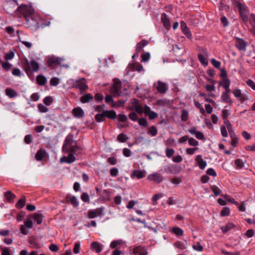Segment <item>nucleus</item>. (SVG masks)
Returning <instances> with one entry per match:
<instances>
[{
	"label": "nucleus",
	"instance_id": "nucleus-64",
	"mask_svg": "<svg viewBox=\"0 0 255 255\" xmlns=\"http://www.w3.org/2000/svg\"><path fill=\"white\" fill-rule=\"evenodd\" d=\"M246 83L249 87H251L254 90H255V83L253 80L249 79L247 81Z\"/></svg>",
	"mask_w": 255,
	"mask_h": 255
},
{
	"label": "nucleus",
	"instance_id": "nucleus-42",
	"mask_svg": "<svg viewBox=\"0 0 255 255\" xmlns=\"http://www.w3.org/2000/svg\"><path fill=\"white\" fill-rule=\"evenodd\" d=\"M43 102L46 106H50L53 102V98L50 96L46 97L44 99Z\"/></svg>",
	"mask_w": 255,
	"mask_h": 255
},
{
	"label": "nucleus",
	"instance_id": "nucleus-54",
	"mask_svg": "<svg viewBox=\"0 0 255 255\" xmlns=\"http://www.w3.org/2000/svg\"><path fill=\"white\" fill-rule=\"evenodd\" d=\"M249 22L252 27L255 26V14H251L249 19Z\"/></svg>",
	"mask_w": 255,
	"mask_h": 255
},
{
	"label": "nucleus",
	"instance_id": "nucleus-40",
	"mask_svg": "<svg viewBox=\"0 0 255 255\" xmlns=\"http://www.w3.org/2000/svg\"><path fill=\"white\" fill-rule=\"evenodd\" d=\"M173 232L177 236H181L183 234V230L179 227H175L172 229Z\"/></svg>",
	"mask_w": 255,
	"mask_h": 255
},
{
	"label": "nucleus",
	"instance_id": "nucleus-28",
	"mask_svg": "<svg viewBox=\"0 0 255 255\" xmlns=\"http://www.w3.org/2000/svg\"><path fill=\"white\" fill-rule=\"evenodd\" d=\"M45 155V152L42 149H39L37 151L35 154V158L37 160L41 161L43 159Z\"/></svg>",
	"mask_w": 255,
	"mask_h": 255
},
{
	"label": "nucleus",
	"instance_id": "nucleus-34",
	"mask_svg": "<svg viewBox=\"0 0 255 255\" xmlns=\"http://www.w3.org/2000/svg\"><path fill=\"white\" fill-rule=\"evenodd\" d=\"M222 196L226 200V201H228L232 203L237 204L238 202L235 200L234 198L230 197L229 195L227 194L222 195Z\"/></svg>",
	"mask_w": 255,
	"mask_h": 255
},
{
	"label": "nucleus",
	"instance_id": "nucleus-53",
	"mask_svg": "<svg viewBox=\"0 0 255 255\" xmlns=\"http://www.w3.org/2000/svg\"><path fill=\"white\" fill-rule=\"evenodd\" d=\"M212 64L216 68L220 69L221 66V62L215 59H212L211 61Z\"/></svg>",
	"mask_w": 255,
	"mask_h": 255
},
{
	"label": "nucleus",
	"instance_id": "nucleus-9",
	"mask_svg": "<svg viewBox=\"0 0 255 255\" xmlns=\"http://www.w3.org/2000/svg\"><path fill=\"white\" fill-rule=\"evenodd\" d=\"M168 85L166 83L162 82L160 81L157 82V86L156 89L161 94H164L168 90Z\"/></svg>",
	"mask_w": 255,
	"mask_h": 255
},
{
	"label": "nucleus",
	"instance_id": "nucleus-3",
	"mask_svg": "<svg viewBox=\"0 0 255 255\" xmlns=\"http://www.w3.org/2000/svg\"><path fill=\"white\" fill-rule=\"evenodd\" d=\"M114 84L111 88V93L114 97H119L121 94L122 83L119 79L115 78Z\"/></svg>",
	"mask_w": 255,
	"mask_h": 255
},
{
	"label": "nucleus",
	"instance_id": "nucleus-33",
	"mask_svg": "<svg viewBox=\"0 0 255 255\" xmlns=\"http://www.w3.org/2000/svg\"><path fill=\"white\" fill-rule=\"evenodd\" d=\"M147 133L151 134L153 136H155L157 134L156 128L154 126H151L149 128Z\"/></svg>",
	"mask_w": 255,
	"mask_h": 255
},
{
	"label": "nucleus",
	"instance_id": "nucleus-36",
	"mask_svg": "<svg viewBox=\"0 0 255 255\" xmlns=\"http://www.w3.org/2000/svg\"><path fill=\"white\" fill-rule=\"evenodd\" d=\"M211 189L212 191L214 193L215 196H217L221 192L220 189L216 185L212 186L211 187Z\"/></svg>",
	"mask_w": 255,
	"mask_h": 255
},
{
	"label": "nucleus",
	"instance_id": "nucleus-21",
	"mask_svg": "<svg viewBox=\"0 0 255 255\" xmlns=\"http://www.w3.org/2000/svg\"><path fill=\"white\" fill-rule=\"evenodd\" d=\"M148 44V42L145 40H142L140 42L137 43L136 45V50L137 52L142 50L143 47L146 46Z\"/></svg>",
	"mask_w": 255,
	"mask_h": 255
},
{
	"label": "nucleus",
	"instance_id": "nucleus-10",
	"mask_svg": "<svg viewBox=\"0 0 255 255\" xmlns=\"http://www.w3.org/2000/svg\"><path fill=\"white\" fill-rule=\"evenodd\" d=\"M148 179L159 183L163 180V176L159 173H155L154 174H150L148 176Z\"/></svg>",
	"mask_w": 255,
	"mask_h": 255
},
{
	"label": "nucleus",
	"instance_id": "nucleus-13",
	"mask_svg": "<svg viewBox=\"0 0 255 255\" xmlns=\"http://www.w3.org/2000/svg\"><path fill=\"white\" fill-rule=\"evenodd\" d=\"M195 161L198 164L200 169L203 170L205 169L207 165V162L206 161L202 159L201 155H198L195 158Z\"/></svg>",
	"mask_w": 255,
	"mask_h": 255
},
{
	"label": "nucleus",
	"instance_id": "nucleus-59",
	"mask_svg": "<svg viewBox=\"0 0 255 255\" xmlns=\"http://www.w3.org/2000/svg\"><path fill=\"white\" fill-rule=\"evenodd\" d=\"M38 108L41 113H46L48 111V109L41 104L38 105Z\"/></svg>",
	"mask_w": 255,
	"mask_h": 255
},
{
	"label": "nucleus",
	"instance_id": "nucleus-15",
	"mask_svg": "<svg viewBox=\"0 0 255 255\" xmlns=\"http://www.w3.org/2000/svg\"><path fill=\"white\" fill-rule=\"evenodd\" d=\"M66 201L70 203L74 207H76L78 206L79 202L75 196L68 194L66 196Z\"/></svg>",
	"mask_w": 255,
	"mask_h": 255
},
{
	"label": "nucleus",
	"instance_id": "nucleus-17",
	"mask_svg": "<svg viewBox=\"0 0 255 255\" xmlns=\"http://www.w3.org/2000/svg\"><path fill=\"white\" fill-rule=\"evenodd\" d=\"M33 220L36 222L37 224L40 225L43 221V216L41 214L34 213L32 215Z\"/></svg>",
	"mask_w": 255,
	"mask_h": 255
},
{
	"label": "nucleus",
	"instance_id": "nucleus-30",
	"mask_svg": "<svg viewBox=\"0 0 255 255\" xmlns=\"http://www.w3.org/2000/svg\"><path fill=\"white\" fill-rule=\"evenodd\" d=\"M146 249L144 247H142L141 246H138L132 249V254L134 255L140 254V253H142L143 250H145Z\"/></svg>",
	"mask_w": 255,
	"mask_h": 255
},
{
	"label": "nucleus",
	"instance_id": "nucleus-14",
	"mask_svg": "<svg viewBox=\"0 0 255 255\" xmlns=\"http://www.w3.org/2000/svg\"><path fill=\"white\" fill-rule=\"evenodd\" d=\"M72 113L74 117L77 118H81L84 116V112L79 107L74 108L72 110Z\"/></svg>",
	"mask_w": 255,
	"mask_h": 255
},
{
	"label": "nucleus",
	"instance_id": "nucleus-38",
	"mask_svg": "<svg viewBox=\"0 0 255 255\" xmlns=\"http://www.w3.org/2000/svg\"><path fill=\"white\" fill-rule=\"evenodd\" d=\"M174 246L176 248L179 249L180 250H184L186 248V246L184 243L178 241L174 243Z\"/></svg>",
	"mask_w": 255,
	"mask_h": 255
},
{
	"label": "nucleus",
	"instance_id": "nucleus-55",
	"mask_svg": "<svg viewBox=\"0 0 255 255\" xmlns=\"http://www.w3.org/2000/svg\"><path fill=\"white\" fill-rule=\"evenodd\" d=\"M195 105L196 107L200 110L201 113L202 114H204L205 113V111L203 107L201 105L199 102L197 101L195 102Z\"/></svg>",
	"mask_w": 255,
	"mask_h": 255
},
{
	"label": "nucleus",
	"instance_id": "nucleus-16",
	"mask_svg": "<svg viewBox=\"0 0 255 255\" xmlns=\"http://www.w3.org/2000/svg\"><path fill=\"white\" fill-rule=\"evenodd\" d=\"M93 99V96L91 94H86L83 95L80 98V101L82 103H86L89 102L90 101L92 100Z\"/></svg>",
	"mask_w": 255,
	"mask_h": 255
},
{
	"label": "nucleus",
	"instance_id": "nucleus-50",
	"mask_svg": "<svg viewBox=\"0 0 255 255\" xmlns=\"http://www.w3.org/2000/svg\"><path fill=\"white\" fill-rule=\"evenodd\" d=\"M188 143L190 145L193 146H197L199 144L198 141L193 137L188 139Z\"/></svg>",
	"mask_w": 255,
	"mask_h": 255
},
{
	"label": "nucleus",
	"instance_id": "nucleus-12",
	"mask_svg": "<svg viewBox=\"0 0 255 255\" xmlns=\"http://www.w3.org/2000/svg\"><path fill=\"white\" fill-rule=\"evenodd\" d=\"M132 109L140 115L143 113V107L139 104V101L136 99L134 100L132 103Z\"/></svg>",
	"mask_w": 255,
	"mask_h": 255
},
{
	"label": "nucleus",
	"instance_id": "nucleus-7",
	"mask_svg": "<svg viewBox=\"0 0 255 255\" xmlns=\"http://www.w3.org/2000/svg\"><path fill=\"white\" fill-rule=\"evenodd\" d=\"M181 25V30L184 33V34L186 36V37L189 39H192V35L191 33V32L189 28L187 27L186 24L185 22L183 21H182L180 23Z\"/></svg>",
	"mask_w": 255,
	"mask_h": 255
},
{
	"label": "nucleus",
	"instance_id": "nucleus-58",
	"mask_svg": "<svg viewBox=\"0 0 255 255\" xmlns=\"http://www.w3.org/2000/svg\"><path fill=\"white\" fill-rule=\"evenodd\" d=\"M24 226L28 229H31L33 226V222L31 220L27 219L24 221Z\"/></svg>",
	"mask_w": 255,
	"mask_h": 255
},
{
	"label": "nucleus",
	"instance_id": "nucleus-32",
	"mask_svg": "<svg viewBox=\"0 0 255 255\" xmlns=\"http://www.w3.org/2000/svg\"><path fill=\"white\" fill-rule=\"evenodd\" d=\"M128 139V136L123 133H120V134L118 135L117 137V140L121 142H125Z\"/></svg>",
	"mask_w": 255,
	"mask_h": 255
},
{
	"label": "nucleus",
	"instance_id": "nucleus-41",
	"mask_svg": "<svg viewBox=\"0 0 255 255\" xmlns=\"http://www.w3.org/2000/svg\"><path fill=\"white\" fill-rule=\"evenodd\" d=\"M74 153L72 152H70V154L67 156V163H71L75 161L76 158L74 156Z\"/></svg>",
	"mask_w": 255,
	"mask_h": 255
},
{
	"label": "nucleus",
	"instance_id": "nucleus-57",
	"mask_svg": "<svg viewBox=\"0 0 255 255\" xmlns=\"http://www.w3.org/2000/svg\"><path fill=\"white\" fill-rule=\"evenodd\" d=\"M110 173L112 177H116L118 174L119 170L117 168L113 167L110 169Z\"/></svg>",
	"mask_w": 255,
	"mask_h": 255
},
{
	"label": "nucleus",
	"instance_id": "nucleus-6",
	"mask_svg": "<svg viewBox=\"0 0 255 255\" xmlns=\"http://www.w3.org/2000/svg\"><path fill=\"white\" fill-rule=\"evenodd\" d=\"M165 172L167 173L177 174L180 172V167L177 165L170 164L164 167Z\"/></svg>",
	"mask_w": 255,
	"mask_h": 255
},
{
	"label": "nucleus",
	"instance_id": "nucleus-52",
	"mask_svg": "<svg viewBox=\"0 0 255 255\" xmlns=\"http://www.w3.org/2000/svg\"><path fill=\"white\" fill-rule=\"evenodd\" d=\"M193 249L198 252H202L203 250V247L200 245L199 242L197 243V245L192 246Z\"/></svg>",
	"mask_w": 255,
	"mask_h": 255
},
{
	"label": "nucleus",
	"instance_id": "nucleus-39",
	"mask_svg": "<svg viewBox=\"0 0 255 255\" xmlns=\"http://www.w3.org/2000/svg\"><path fill=\"white\" fill-rule=\"evenodd\" d=\"M235 165L237 168L241 169L244 166V163L243 160L241 159H237L235 161Z\"/></svg>",
	"mask_w": 255,
	"mask_h": 255
},
{
	"label": "nucleus",
	"instance_id": "nucleus-61",
	"mask_svg": "<svg viewBox=\"0 0 255 255\" xmlns=\"http://www.w3.org/2000/svg\"><path fill=\"white\" fill-rule=\"evenodd\" d=\"M206 173L210 176H213L214 177H216L217 176V173L212 168H210L208 169L206 171Z\"/></svg>",
	"mask_w": 255,
	"mask_h": 255
},
{
	"label": "nucleus",
	"instance_id": "nucleus-43",
	"mask_svg": "<svg viewBox=\"0 0 255 255\" xmlns=\"http://www.w3.org/2000/svg\"><path fill=\"white\" fill-rule=\"evenodd\" d=\"M80 147L76 145V144L75 143L72 146V147H71V148H69V149H68V150H69V152H72L74 154H76L77 151L79 150L80 149Z\"/></svg>",
	"mask_w": 255,
	"mask_h": 255
},
{
	"label": "nucleus",
	"instance_id": "nucleus-29",
	"mask_svg": "<svg viewBox=\"0 0 255 255\" xmlns=\"http://www.w3.org/2000/svg\"><path fill=\"white\" fill-rule=\"evenodd\" d=\"M106 118L105 111L104 110L101 114H97V122H103Z\"/></svg>",
	"mask_w": 255,
	"mask_h": 255
},
{
	"label": "nucleus",
	"instance_id": "nucleus-25",
	"mask_svg": "<svg viewBox=\"0 0 255 255\" xmlns=\"http://www.w3.org/2000/svg\"><path fill=\"white\" fill-rule=\"evenodd\" d=\"M106 118L114 120L117 117V114L115 111H105Z\"/></svg>",
	"mask_w": 255,
	"mask_h": 255
},
{
	"label": "nucleus",
	"instance_id": "nucleus-49",
	"mask_svg": "<svg viewBox=\"0 0 255 255\" xmlns=\"http://www.w3.org/2000/svg\"><path fill=\"white\" fill-rule=\"evenodd\" d=\"M188 113L187 111L183 110L181 114V120L183 122H186L188 119Z\"/></svg>",
	"mask_w": 255,
	"mask_h": 255
},
{
	"label": "nucleus",
	"instance_id": "nucleus-35",
	"mask_svg": "<svg viewBox=\"0 0 255 255\" xmlns=\"http://www.w3.org/2000/svg\"><path fill=\"white\" fill-rule=\"evenodd\" d=\"M0 63L1 64L2 67L6 71H8L11 68L12 65L8 62H2L0 59Z\"/></svg>",
	"mask_w": 255,
	"mask_h": 255
},
{
	"label": "nucleus",
	"instance_id": "nucleus-27",
	"mask_svg": "<svg viewBox=\"0 0 255 255\" xmlns=\"http://www.w3.org/2000/svg\"><path fill=\"white\" fill-rule=\"evenodd\" d=\"M234 227L233 224L229 223L227 224L225 226L222 227L221 229L224 234L226 233L228 231L231 230Z\"/></svg>",
	"mask_w": 255,
	"mask_h": 255
},
{
	"label": "nucleus",
	"instance_id": "nucleus-48",
	"mask_svg": "<svg viewBox=\"0 0 255 255\" xmlns=\"http://www.w3.org/2000/svg\"><path fill=\"white\" fill-rule=\"evenodd\" d=\"M125 103L124 100H120L117 102H114L113 104H112V106L113 107H119L124 106Z\"/></svg>",
	"mask_w": 255,
	"mask_h": 255
},
{
	"label": "nucleus",
	"instance_id": "nucleus-26",
	"mask_svg": "<svg viewBox=\"0 0 255 255\" xmlns=\"http://www.w3.org/2000/svg\"><path fill=\"white\" fill-rule=\"evenodd\" d=\"M25 197L22 196L21 198L16 203L15 205L16 207L18 209L22 208L25 205Z\"/></svg>",
	"mask_w": 255,
	"mask_h": 255
},
{
	"label": "nucleus",
	"instance_id": "nucleus-5",
	"mask_svg": "<svg viewBox=\"0 0 255 255\" xmlns=\"http://www.w3.org/2000/svg\"><path fill=\"white\" fill-rule=\"evenodd\" d=\"M63 59L59 57H56L52 56L48 58L47 63L49 66H52L54 65H59L61 67H65L67 68H69V66L67 64L62 65V61Z\"/></svg>",
	"mask_w": 255,
	"mask_h": 255
},
{
	"label": "nucleus",
	"instance_id": "nucleus-24",
	"mask_svg": "<svg viewBox=\"0 0 255 255\" xmlns=\"http://www.w3.org/2000/svg\"><path fill=\"white\" fill-rule=\"evenodd\" d=\"M221 99L224 102L228 103L230 105L232 104V101L230 98L229 94L223 93L221 95Z\"/></svg>",
	"mask_w": 255,
	"mask_h": 255
},
{
	"label": "nucleus",
	"instance_id": "nucleus-45",
	"mask_svg": "<svg viewBox=\"0 0 255 255\" xmlns=\"http://www.w3.org/2000/svg\"><path fill=\"white\" fill-rule=\"evenodd\" d=\"M220 85H221L224 88H228V87H230V81L228 78H224L223 79L222 83H220Z\"/></svg>",
	"mask_w": 255,
	"mask_h": 255
},
{
	"label": "nucleus",
	"instance_id": "nucleus-56",
	"mask_svg": "<svg viewBox=\"0 0 255 255\" xmlns=\"http://www.w3.org/2000/svg\"><path fill=\"white\" fill-rule=\"evenodd\" d=\"M150 55L149 52H145L141 55L142 60L143 62H147L150 58Z\"/></svg>",
	"mask_w": 255,
	"mask_h": 255
},
{
	"label": "nucleus",
	"instance_id": "nucleus-18",
	"mask_svg": "<svg viewBox=\"0 0 255 255\" xmlns=\"http://www.w3.org/2000/svg\"><path fill=\"white\" fill-rule=\"evenodd\" d=\"M4 195L7 202L9 203L12 202L13 199L15 198V195L10 191H7V192H5Z\"/></svg>",
	"mask_w": 255,
	"mask_h": 255
},
{
	"label": "nucleus",
	"instance_id": "nucleus-23",
	"mask_svg": "<svg viewBox=\"0 0 255 255\" xmlns=\"http://www.w3.org/2000/svg\"><path fill=\"white\" fill-rule=\"evenodd\" d=\"M6 95L9 98H12L17 96V93L10 88H6L5 90Z\"/></svg>",
	"mask_w": 255,
	"mask_h": 255
},
{
	"label": "nucleus",
	"instance_id": "nucleus-2",
	"mask_svg": "<svg viewBox=\"0 0 255 255\" xmlns=\"http://www.w3.org/2000/svg\"><path fill=\"white\" fill-rule=\"evenodd\" d=\"M23 68L27 74L31 73V71L37 72L39 68V66L38 63L34 60L32 59L30 62H28L27 59H26L23 63Z\"/></svg>",
	"mask_w": 255,
	"mask_h": 255
},
{
	"label": "nucleus",
	"instance_id": "nucleus-1",
	"mask_svg": "<svg viewBox=\"0 0 255 255\" xmlns=\"http://www.w3.org/2000/svg\"><path fill=\"white\" fill-rule=\"evenodd\" d=\"M17 10L20 14L19 16L24 18L25 23L28 26H33L37 23L35 19L34 10L31 6L21 5L17 8Z\"/></svg>",
	"mask_w": 255,
	"mask_h": 255
},
{
	"label": "nucleus",
	"instance_id": "nucleus-31",
	"mask_svg": "<svg viewBox=\"0 0 255 255\" xmlns=\"http://www.w3.org/2000/svg\"><path fill=\"white\" fill-rule=\"evenodd\" d=\"M198 58L200 63L204 66H207L208 62L207 59L204 57L202 54H198Z\"/></svg>",
	"mask_w": 255,
	"mask_h": 255
},
{
	"label": "nucleus",
	"instance_id": "nucleus-20",
	"mask_svg": "<svg viewBox=\"0 0 255 255\" xmlns=\"http://www.w3.org/2000/svg\"><path fill=\"white\" fill-rule=\"evenodd\" d=\"M132 177H136L137 179H140L144 177V172L143 171L135 170L131 174Z\"/></svg>",
	"mask_w": 255,
	"mask_h": 255
},
{
	"label": "nucleus",
	"instance_id": "nucleus-47",
	"mask_svg": "<svg viewBox=\"0 0 255 255\" xmlns=\"http://www.w3.org/2000/svg\"><path fill=\"white\" fill-rule=\"evenodd\" d=\"M50 83L52 86H57L59 83V79L56 77H53L50 79Z\"/></svg>",
	"mask_w": 255,
	"mask_h": 255
},
{
	"label": "nucleus",
	"instance_id": "nucleus-46",
	"mask_svg": "<svg viewBox=\"0 0 255 255\" xmlns=\"http://www.w3.org/2000/svg\"><path fill=\"white\" fill-rule=\"evenodd\" d=\"M230 214V209L228 207H224L221 212V216H227Z\"/></svg>",
	"mask_w": 255,
	"mask_h": 255
},
{
	"label": "nucleus",
	"instance_id": "nucleus-22",
	"mask_svg": "<svg viewBox=\"0 0 255 255\" xmlns=\"http://www.w3.org/2000/svg\"><path fill=\"white\" fill-rule=\"evenodd\" d=\"M36 81L38 85L43 86L46 84V79L44 76L39 75L36 77Z\"/></svg>",
	"mask_w": 255,
	"mask_h": 255
},
{
	"label": "nucleus",
	"instance_id": "nucleus-4",
	"mask_svg": "<svg viewBox=\"0 0 255 255\" xmlns=\"http://www.w3.org/2000/svg\"><path fill=\"white\" fill-rule=\"evenodd\" d=\"M76 143V142L73 140V135L72 134H68L65 140L63 145V150L66 152H69L68 149L72 147L73 143Z\"/></svg>",
	"mask_w": 255,
	"mask_h": 255
},
{
	"label": "nucleus",
	"instance_id": "nucleus-19",
	"mask_svg": "<svg viewBox=\"0 0 255 255\" xmlns=\"http://www.w3.org/2000/svg\"><path fill=\"white\" fill-rule=\"evenodd\" d=\"M76 87L80 89L81 92H84L88 89V86L82 80L77 82Z\"/></svg>",
	"mask_w": 255,
	"mask_h": 255
},
{
	"label": "nucleus",
	"instance_id": "nucleus-37",
	"mask_svg": "<svg viewBox=\"0 0 255 255\" xmlns=\"http://www.w3.org/2000/svg\"><path fill=\"white\" fill-rule=\"evenodd\" d=\"M122 241L115 240L111 242L110 247L112 249L117 248L121 244Z\"/></svg>",
	"mask_w": 255,
	"mask_h": 255
},
{
	"label": "nucleus",
	"instance_id": "nucleus-11",
	"mask_svg": "<svg viewBox=\"0 0 255 255\" xmlns=\"http://www.w3.org/2000/svg\"><path fill=\"white\" fill-rule=\"evenodd\" d=\"M161 19L162 23H163L164 27L167 30H169L171 28L170 20L167 17V16L166 13H163L162 14V15L161 16Z\"/></svg>",
	"mask_w": 255,
	"mask_h": 255
},
{
	"label": "nucleus",
	"instance_id": "nucleus-44",
	"mask_svg": "<svg viewBox=\"0 0 255 255\" xmlns=\"http://www.w3.org/2000/svg\"><path fill=\"white\" fill-rule=\"evenodd\" d=\"M221 252L225 255H241V253L239 251L233 253L228 252L225 249H222Z\"/></svg>",
	"mask_w": 255,
	"mask_h": 255
},
{
	"label": "nucleus",
	"instance_id": "nucleus-62",
	"mask_svg": "<svg viewBox=\"0 0 255 255\" xmlns=\"http://www.w3.org/2000/svg\"><path fill=\"white\" fill-rule=\"evenodd\" d=\"M118 120L121 122H125L127 121L128 118L126 115L124 114H119L118 116Z\"/></svg>",
	"mask_w": 255,
	"mask_h": 255
},
{
	"label": "nucleus",
	"instance_id": "nucleus-63",
	"mask_svg": "<svg viewBox=\"0 0 255 255\" xmlns=\"http://www.w3.org/2000/svg\"><path fill=\"white\" fill-rule=\"evenodd\" d=\"M123 154L126 157H129L131 155V151L127 148H125L123 149Z\"/></svg>",
	"mask_w": 255,
	"mask_h": 255
},
{
	"label": "nucleus",
	"instance_id": "nucleus-51",
	"mask_svg": "<svg viewBox=\"0 0 255 255\" xmlns=\"http://www.w3.org/2000/svg\"><path fill=\"white\" fill-rule=\"evenodd\" d=\"M166 155L167 157L170 158L174 153V150L172 148H167L165 150Z\"/></svg>",
	"mask_w": 255,
	"mask_h": 255
},
{
	"label": "nucleus",
	"instance_id": "nucleus-60",
	"mask_svg": "<svg viewBox=\"0 0 255 255\" xmlns=\"http://www.w3.org/2000/svg\"><path fill=\"white\" fill-rule=\"evenodd\" d=\"M129 118L132 121H137V116L135 112H131L128 115Z\"/></svg>",
	"mask_w": 255,
	"mask_h": 255
},
{
	"label": "nucleus",
	"instance_id": "nucleus-8",
	"mask_svg": "<svg viewBox=\"0 0 255 255\" xmlns=\"http://www.w3.org/2000/svg\"><path fill=\"white\" fill-rule=\"evenodd\" d=\"M235 45L238 49L245 51L246 46H247V43L243 39L237 38L236 39Z\"/></svg>",
	"mask_w": 255,
	"mask_h": 255
}]
</instances>
